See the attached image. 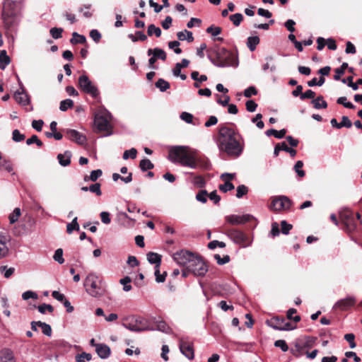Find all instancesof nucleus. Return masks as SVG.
I'll return each instance as SVG.
<instances>
[{
	"instance_id": "1",
	"label": "nucleus",
	"mask_w": 362,
	"mask_h": 362,
	"mask_svg": "<svg viewBox=\"0 0 362 362\" xmlns=\"http://www.w3.org/2000/svg\"><path fill=\"white\" fill-rule=\"evenodd\" d=\"M241 136L235 129L226 125L219 127L217 145L221 152L232 157H238L243 151V144L240 142Z\"/></svg>"
},
{
	"instance_id": "2",
	"label": "nucleus",
	"mask_w": 362,
	"mask_h": 362,
	"mask_svg": "<svg viewBox=\"0 0 362 362\" xmlns=\"http://www.w3.org/2000/svg\"><path fill=\"white\" fill-rule=\"evenodd\" d=\"M169 157L172 162L177 163L183 166L196 169L199 166L207 168V161L202 163L200 158L196 156L195 152L190 150L187 146H175L170 149Z\"/></svg>"
},
{
	"instance_id": "3",
	"label": "nucleus",
	"mask_w": 362,
	"mask_h": 362,
	"mask_svg": "<svg viewBox=\"0 0 362 362\" xmlns=\"http://www.w3.org/2000/svg\"><path fill=\"white\" fill-rule=\"evenodd\" d=\"M208 58L218 67L237 66L238 58L230 51L218 45L207 50Z\"/></svg>"
},
{
	"instance_id": "4",
	"label": "nucleus",
	"mask_w": 362,
	"mask_h": 362,
	"mask_svg": "<svg viewBox=\"0 0 362 362\" xmlns=\"http://www.w3.org/2000/svg\"><path fill=\"white\" fill-rule=\"evenodd\" d=\"M100 284L101 281L98 276L93 272H90L86 276L83 283L87 293L94 298H100L104 294V289Z\"/></svg>"
},
{
	"instance_id": "5",
	"label": "nucleus",
	"mask_w": 362,
	"mask_h": 362,
	"mask_svg": "<svg viewBox=\"0 0 362 362\" xmlns=\"http://www.w3.org/2000/svg\"><path fill=\"white\" fill-rule=\"evenodd\" d=\"M112 119L111 114L105 109L100 110L95 115L94 123L99 132H105L106 136L110 135Z\"/></svg>"
},
{
	"instance_id": "6",
	"label": "nucleus",
	"mask_w": 362,
	"mask_h": 362,
	"mask_svg": "<svg viewBox=\"0 0 362 362\" xmlns=\"http://www.w3.org/2000/svg\"><path fill=\"white\" fill-rule=\"evenodd\" d=\"M339 218L344 226V230L351 233L356 230L357 223L354 217L353 211L348 208H343L339 211Z\"/></svg>"
},
{
	"instance_id": "7",
	"label": "nucleus",
	"mask_w": 362,
	"mask_h": 362,
	"mask_svg": "<svg viewBox=\"0 0 362 362\" xmlns=\"http://www.w3.org/2000/svg\"><path fill=\"white\" fill-rule=\"evenodd\" d=\"M78 86L83 93L91 95L93 98H97L99 95V90L97 86L86 75L79 76L78 80Z\"/></svg>"
},
{
	"instance_id": "8",
	"label": "nucleus",
	"mask_w": 362,
	"mask_h": 362,
	"mask_svg": "<svg viewBox=\"0 0 362 362\" xmlns=\"http://www.w3.org/2000/svg\"><path fill=\"white\" fill-rule=\"evenodd\" d=\"M228 237L236 244L243 247L250 246L252 240L247 237L244 233L237 229H229L227 230Z\"/></svg>"
},
{
	"instance_id": "9",
	"label": "nucleus",
	"mask_w": 362,
	"mask_h": 362,
	"mask_svg": "<svg viewBox=\"0 0 362 362\" xmlns=\"http://www.w3.org/2000/svg\"><path fill=\"white\" fill-rule=\"evenodd\" d=\"M187 266V269L195 276H204L208 271V267L204 261L199 256H196L193 262Z\"/></svg>"
},
{
	"instance_id": "10",
	"label": "nucleus",
	"mask_w": 362,
	"mask_h": 362,
	"mask_svg": "<svg viewBox=\"0 0 362 362\" xmlns=\"http://www.w3.org/2000/svg\"><path fill=\"white\" fill-rule=\"evenodd\" d=\"M196 256L189 251L180 250L173 255V259L178 264L187 269L189 264H192V262H193V259Z\"/></svg>"
},
{
	"instance_id": "11",
	"label": "nucleus",
	"mask_w": 362,
	"mask_h": 362,
	"mask_svg": "<svg viewBox=\"0 0 362 362\" xmlns=\"http://www.w3.org/2000/svg\"><path fill=\"white\" fill-rule=\"evenodd\" d=\"M179 348L180 352L188 359L192 360L194 358V351L193 343L187 338L181 337L179 341Z\"/></svg>"
},
{
	"instance_id": "12",
	"label": "nucleus",
	"mask_w": 362,
	"mask_h": 362,
	"mask_svg": "<svg viewBox=\"0 0 362 362\" xmlns=\"http://www.w3.org/2000/svg\"><path fill=\"white\" fill-rule=\"evenodd\" d=\"M291 201L286 196L274 198L270 208L275 211L286 210L291 207Z\"/></svg>"
},
{
	"instance_id": "13",
	"label": "nucleus",
	"mask_w": 362,
	"mask_h": 362,
	"mask_svg": "<svg viewBox=\"0 0 362 362\" xmlns=\"http://www.w3.org/2000/svg\"><path fill=\"white\" fill-rule=\"evenodd\" d=\"M253 218L252 216L245 214L243 216L230 215L226 217V220L231 225L244 224Z\"/></svg>"
},
{
	"instance_id": "14",
	"label": "nucleus",
	"mask_w": 362,
	"mask_h": 362,
	"mask_svg": "<svg viewBox=\"0 0 362 362\" xmlns=\"http://www.w3.org/2000/svg\"><path fill=\"white\" fill-rule=\"evenodd\" d=\"M65 133L69 139L78 144L83 145L86 142V136L75 129H66Z\"/></svg>"
},
{
	"instance_id": "15",
	"label": "nucleus",
	"mask_w": 362,
	"mask_h": 362,
	"mask_svg": "<svg viewBox=\"0 0 362 362\" xmlns=\"http://www.w3.org/2000/svg\"><path fill=\"white\" fill-rule=\"evenodd\" d=\"M356 303V300L354 297L349 296L346 298L338 300L334 308H339L341 310H345L352 307Z\"/></svg>"
},
{
	"instance_id": "16",
	"label": "nucleus",
	"mask_w": 362,
	"mask_h": 362,
	"mask_svg": "<svg viewBox=\"0 0 362 362\" xmlns=\"http://www.w3.org/2000/svg\"><path fill=\"white\" fill-rule=\"evenodd\" d=\"M95 351L101 358H107L110 355V347L104 344H96Z\"/></svg>"
},
{
	"instance_id": "17",
	"label": "nucleus",
	"mask_w": 362,
	"mask_h": 362,
	"mask_svg": "<svg viewBox=\"0 0 362 362\" xmlns=\"http://www.w3.org/2000/svg\"><path fill=\"white\" fill-rule=\"evenodd\" d=\"M14 98L16 102L23 106L29 104L28 95L25 93L23 88H21V91H16L14 93Z\"/></svg>"
},
{
	"instance_id": "18",
	"label": "nucleus",
	"mask_w": 362,
	"mask_h": 362,
	"mask_svg": "<svg viewBox=\"0 0 362 362\" xmlns=\"http://www.w3.org/2000/svg\"><path fill=\"white\" fill-rule=\"evenodd\" d=\"M71 153L69 151H66L64 153H59L57 156V159L62 166L66 167L71 163Z\"/></svg>"
},
{
	"instance_id": "19",
	"label": "nucleus",
	"mask_w": 362,
	"mask_h": 362,
	"mask_svg": "<svg viewBox=\"0 0 362 362\" xmlns=\"http://www.w3.org/2000/svg\"><path fill=\"white\" fill-rule=\"evenodd\" d=\"M8 240L6 236H0V259L6 257L8 254V247L6 245Z\"/></svg>"
},
{
	"instance_id": "20",
	"label": "nucleus",
	"mask_w": 362,
	"mask_h": 362,
	"mask_svg": "<svg viewBox=\"0 0 362 362\" xmlns=\"http://www.w3.org/2000/svg\"><path fill=\"white\" fill-rule=\"evenodd\" d=\"M147 259L150 264H155V269L159 268L161 263V256L158 253L150 252L147 254Z\"/></svg>"
},
{
	"instance_id": "21",
	"label": "nucleus",
	"mask_w": 362,
	"mask_h": 362,
	"mask_svg": "<svg viewBox=\"0 0 362 362\" xmlns=\"http://www.w3.org/2000/svg\"><path fill=\"white\" fill-rule=\"evenodd\" d=\"M0 362H16L13 352L9 349H3L0 352Z\"/></svg>"
},
{
	"instance_id": "22",
	"label": "nucleus",
	"mask_w": 362,
	"mask_h": 362,
	"mask_svg": "<svg viewBox=\"0 0 362 362\" xmlns=\"http://www.w3.org/2000/svg\"><path fill=\"white\" fill-rule=\"evenodd\" d=\"M284 323V318H279L278 317H273L267 324L274 329L282 330V327Z\"/></svg>"
},
{
	"instance_id": "23",
	"label": "nucleus",
	"mask_w": 362,
	"mask_h": 362,
	"mask_svg": "<svg viewBox=\"0 0 362 362\" xmlns=\"http://www.w3.org/2000/svg\"><path fill=\"white\" fill-rule=\"evenodd\" d=\"M148 56L153 54L157 59H160L165 61L166 59V53L160 48L149 49L147 52Z\"/></svg>"
},
{
	"instance_id": "24",
	"label": "nucleus",
	"mask_w": 362,
	"mask_h": 362,
	"mask_svg": "<svg viewBox=\"0 0 362 362\" xmlns=\"http://www.w3.org/2000/svg\"><path fill=\"white\" fill-rule=\"evenodd\" d=\"M177 36L179 40H187L188 42H192L194 40V37L192 33L185 30L183 31L178 32L177 33Z\"/></svg>"
},
{
	"instance_id": "25",
	"label": "nucleus",
	"mask_w": 362,
	"mask_h": 362,
	"mask_svg": "<svg viewBox=\"0 0 362 362\" xmlns=\"http://www.w3.org/2000/svg\"><path fill=\"white\" fill-rule=\"evenodd\" d=\"M11 60L9 57L7 55L6 50H1L0 52V69L4 70L7 65L9 64Z\"/></svg>"
},
{
	"instance_id": "26",
	"label": "nucleus",
	"mask_w": 362,
	"mask_h": 362,
	"mask_svg": "<svg viewBox=\"0 0 362 362\" xmlns=\"http://www.w3.org/2000/svg\"><path fill=\"white\" fill-rule=\"evenodd\" d=\"M259 43L258 36L249 37L247 40V46L251 52L255 50L257 45Z\"/></svg>"
},
{
	"instance_id": "27",
	"label": "nucleus",
	"mask_w": 362,
	"mask_h": 362,
	"mask_svg": "<svg viewBox=\"0 0 362 362\" xmlns=\"http://www.w3.org/2000/svg\"><path fill=\"white\" fill-rule=\"evenodd\" d=\"M286 133V130L285 129H282L280 131H277L274 129H270L266 132V135L268 136H274L277 139H281L285 136Z\"/></svg>"
},
{
	"instance_id": "28",
	"label": "nucleus",
	"mask_w": 362,
	"mask_h": 362,
	"mask_svg": "<svg viewBox=\"0 0 362 362\" xmlns=\"http://www.w3.org/2000/svg\"><path fill=\"white\" fill-rule=\"evenodd\" d=\"M311 103L315 109L326 108L327 107V103L323 100L322 95L318 96L316 99H313Z\"/></svg>"
},
{
	"instance_id": "29",
	"label": "nucleus",
	"mask_w": 362,
	"mask_h": 362,
	"mask_svg": "<svg viewBox=\"0 0 362 362\" xmlns=\"http://www.w3.org/2000/svg\"><path fill=\"white\" fill-rule=\"evenodd\" d=\"M154 167L153 164L151 161L148 158L142 159L139 163V168L143 171L145 172L148 170H151Z\"/></svg>"
},
{
	"instance_id": "30",
	"label": "nucleus",
	"mask_w": 362,
	"mask_h": 362,
	"mask_svg": "<svg viewBox=\"0 0 362 362\" xmlns=\"http://www.w3.org/2000/svg\"><path fill=\"white\" fill-rule=\"evenodd\" d=\"M147 34L148 36L155 35L157 37H159L161 35V30L154 24H151L148 26Z\"/></svg>"
},
{
	"instance_id": "31",
	"label": "nucleus",
	"mask_w": 362,
	"mask_h": 362,
	"mask_svg": "<svg viewBox=\"0 0 362 362\" xmlns=\"http://www.w3.org/2000/svg\"><path fill=\"white\" fill-rule=\"evenodd\" d=\"M155 86L161 92L166 91L170 88V83L163 78H159L156 82Z\"/></svg>"
},
{
	"instance_id": "32",
	"label": "nucleus",
	"mask_w": 362,
	"mask_h": 362,
	"mask_svg": "<svg viewBox=\"0 0 362 362\" xmlns=\"http://www.w3.org/2000/svg\"><path fill=\"white\" fill-rule=\"evenodd\" d=\"M72 36L73 37L70 40L71 44H83L86 41V37L84 35H79L76 32L73 33Z\"/></svg>"
},
{
	"instance_id": "33",
	"label": "nucleus",
	"mask_w": 362,
	"mask_h": 362,
	"mask_svg": "<svg viewBox=\"0 0 362 362\" xmlns=\"http://www.w3.org/2000/svg\"><path fill=\"white\" fill-rule=\"evenodd\" d=\"M77 217H75L72 221L67 224L66 231L69 234H71L74 230L78 231L80 229L79 225L77 221Z\"/></svg>"
},
{
	"instance_id": "34",
	"label": "nucleus",
	"mask_w": 362,
	"mask_h": 362,
	"mask_svg": "<svg viewBox=\"0 0 362 362\" xmlns=\"http://www.w3.org/2000/svg\"><path fill=\"white\" fill-rule=\"evenodd\" d=\"M102 174H103V172L101 170H100V169L95 170L91 171V173L88 177L86 176L84 180H85V181L91 180L93 182H95L102 175Z\"/></svg>"
},
{
	"instance_id": "35",
	"label": "nucleus",
	"mask_w": 362,
	"mask_h": 362,
	"mask_svg": "<svg viewBox=\"0 0 362 362\" xmlns=\"http://www.w3.org/2000/svg\"><path fill=\"white\" fill-rule=\"evenodd\" d=\"M348 68V64L344 62L340 68L335 69L336 74L334 76V79L338 81L340 79L341 75L344 74L345 69Z\"/></svg>"
},
{
	"instance_id": "36",
	"label": "nucleus",
	"mask_w": 362,
	"mask_h": 362,
	"mask_svg": "<svg viewBox=\"0 0 362 362\" xmlns=\"http://www.w3.org/2000/svg\"><path fill=\"white\" fill-rule=\"evenodd\" d=\"M74 106V102L71 99H66L60 103L59 109L61 111H66L69 108H71Z\"/></svg>"
},
{
	"instance_id": "37",
	"label": "nucleus",
	"mask_w": 362,
	"mask_h": 362,
	"mask_svg": "<svg viewBox=\"0 0 362 362\" xmlns=\"http://www.w3.org/2000/svg\"><path fill=\"white\" fill-rule=\"evenodd\" d=\"M39 327H41L42 333L48 337L52 335L51 326L45 322L39 321Z\"/></svg>"
},
{
	"instance_id": "38",
	"label": "nucleus",
	"mask_w": 362,
	"mask_h": 362,
	"mask_svg": "<svg viewBox=\"0 0 362 362\" xmlns=\"http://www.w3.org/2000/svg\"><path fill=\"white\" fill-rule=\"evenodd\" d=\"M137 155V150L134 148H132L129 150H127L123 153V159L127 160L129 158L134 159Z\"/></svg>"
},
{
	"instance_id": "39",
	"label": "nucleus",
	"mask_w": 362,
	"mask_h": 362,
	"mask_svg": "<svg viewBox=\"0 0 362 362\" xmlns=\"http://www.w3.org/2000/svg\"><path fill=\"white\" fill-rule=\"evenodd\" d=\"M132 281V279L129 276H125L123 279H121L119 282L121 284L124 285L123 290L124 291H129L132 290V287L129 284Z\"/></svg>"
},
{
	"instance_id": "40",
	"label": "nucleus",
	"mask_w": 362,
	"mask_h": 362,
	"mask_svg": "<svg viewBox=\"0 0 362 362\" xmlns=\"http://www.w3.org/2000/svg\"><path fill=\"white\" fill-rule=\"evenodd\" d=\"M53 259L60 264H62L64 262L63 250L62 248H59L55 251Z\"/></svg>"
},
{
	"instance_id": "41",
	"label": "nucleus",
	"mask_w": 362,
	"mask_h": 362,
	"mask_svg": "<svg viewBox=\"0 0 362 362\" xmlns=\"http://www.w3.org/2000/svg\"><path fill=\"white\" fill-rule=\"evenodd\" d=\"M20 216L21 209L19 208H16L13 210V213L11 214L8 216L10 223L13 224L14 223H16L18 221Z\"/></svg>"
},
{
	"instance_id": "42",
	"label": "nucleus",
	"mask_w": 362,
	"mask_h": 362,
	"mask_svg": "<svg viewBox=\"0 0 362 362\" xmlns=\"http://www.w3.org/2000/svg\"><path fill=\"white\" fill-rule=\"evenodd\" d=\"M91 358V354L86 352H83L82 354L76 356V361L77 362H86L90 361Z\"/></svg>"
},
{
	"instance_id": "43",
	"label": "nucleus",
	"mask_w": 362,
	"mask_h": 362,
	"mask_svg": "<svg viewBox=\"0 0 362 362\" xmlns=\"http://www.w3.org/2000/svg\"><path fill=\"white\" fill-rule=\"evenodd\" d=\"M243 19V16L241 13H235L230 16V20L233 22L234 25L238 26Z\"/></svg>"
},
{
	"instance_id": "44",
	"label": "nucleus",
	"mask_w": 362,
	"mask_h": 362,
	"mask_svg": "<svg viewBox=\"0 0 362 362\" xmlns=\"http://www.w3.org/2000/svg\"><path fill=\"white\" fill-rule=\"evenodd\" d=\"M303 166V163L301 160L297 161L294 165V170L300 177H303L305 176V171L301 169Z\"/></svg>"
},
{
	"instance_id": "45",
	"label": "nucleus",
	"mask_w": 362,
	"mask_h": 362,
	"mask_svg": "<svg viewBox=\"0 0 362 362\" xmlns=\"http://www.w3.org/2000/svg\"><path fill=\"white\" fill-rule=\"evenodd\" d=\"M0 272L4 273V276L5 278H9L15 272V269L13 267L7 268L6 266H1L0 267Z\"/></svg>"
},
{
	"instance_id": "46",
	"label": "nucleus",
	"mask_w": 362,
	"mask_h": 362,
	"mask_svg": "<svg viewBox=\"0 0 362 362\" xmlns=\"http://www.w3.org/2000/svg\"><path fill=\"white\" fill-rule=\"evenodd\" d=\"M25 137V135L21 134L18 129H14L12 132V139L16 142L23 141Z\"/></svg>"
},
{
	"instance_id": "47",
	"label": "nucleus",
	"mask_w": 362,
	"mask_h": 362,
	"mask_svg": "<svg viewBox=\"0 0 362 362\" xmlns=\"http://www.w3.org/2000/svg\"><path fill=\"white\" fill-rule=\"evenodd\" d=\"M262 115L260 114V113H258L255 115V117H253L252 119V122L253 123H256V125L257 127L259 128V129H263L264 127V122L262 121Z\"/></svg>"
},
{
	"instance_id": "48",
	"label": "nucleus",
	"mask_w": 362,
	"mask_h": 362,
	"mask_svg": "<svg viewBox=\"0 0 362 362\" xmlns=\"http://www.w3.org/2000/svg\"><path fill=\"white\" fill-rule=\"evenodd\" d=\"M199 76V74L197 71H192L191 74V77L194 81H197L199 83H202L207 80V76L206 75H201L200 76Z\"/></svg>"
},
{
	"instance_id": "49",
	"label": "nucleus",
	"mask_w": 362,
	"mask_h": 362,
	"mask_svg": "<svg viewBox=\"0 0 362 362\" xmlns=\"http://www.w3.org/2000/svg\"><path fill=\"white\" fill-rule=\"evenodd\" d=\"M214 259L219 265H223L230 261V257L228 255H224L223 257H221L218 254L214 255Z\"/></svg>"
},
{
	"instance_id": "50",
	"label": "nucleus",
	"mask_w": 362,
	"mask_h": 362,
	"mask_svg": "<svg viewBox=\"0 0 362 362\" xmlns=\"http://www.w3.org/2000/svg\"><path fill=\"white\" fill-rule=\"evenodd\" d=\"M265 60L267 62L266 64H264L263 66H262V69L264 71H266L267 69H270L271 71H276V66L274 64H272L270 66L269 62L270 61H272L273 60V57L272 56H269V57H267L265 58Z\"/></svg>"
},
{
	"instance_id": "51",
	"label": "nucleus",
	"mask_w": 362,
	"mask_h": 362,
	"mask_svg": "<svg viewBox=\"0 0 362 362\" xmlns=\"http://www.w3.org/2000/svg\"><path fill=\"white\" fill-rule=\"evenodd\" d=\"M63 29L61 28H52L50 30V34L54 39H59L62 37Z\"/></svg>"
},
{
	"instance_id": "52",
	"label": "nucleus",
	"mask_w": 362,
	"mask_h": 362,
	"mask_svg": "<svg viewBox=\"0 0 362 362\" xmlns=\"http://www.w3.org/2000/svg\"><path fill=\"white\" fill-rule=\"evenodd\" d=\"M37 309L38 311L42 314L45 313L46 310H48L49 313H52L54 310V308L51 305L46 303H42V305H40L37 307Z\"/></svg>"
},
{
	"instance_id": "53",
	"label": "nucleus",
	"mask_w": 362,
	"mask_h": 362,
	"mask_svg": "<svg viewBox=\"0 0 362 362\" xmlns=\"http://www.w3.org/2000/svg\"><path fill=\"white\" fill-rule=\"evenodd\" d=\"M123 325L127 329H128L131 331H133V332H141L142 330H144L143 329L138 327V325L136 323H134V322L124 323Z\"/></svg>"
},
{
	"instance_id": "54",
	"label": "nucleus",
	"mask_w": 362,
	"mask_h": 362,
	"mask_svg": "<svg viewBox=\"0 0 362 362\" xmlns=\"http://www.w3.org/2000/svg\"><path fill=\"white\" fill-rule=\"evenodd\" d=\"M341 82L343 83H346V82H348V86L349 87H351L354 90H356L358 88V86H357V82L356 83H354L353 82V77L352 76H349L346 78H343L341 80Z\"/></svg>"
},
{
	"instance_id": "55",
	"label": "nucleus",
	"mask_w": 362,
	"mask_h": 362,
	"mask_svg": "<svg viewBox=\"0 0 362 362\" xmlns=\"http://www.w3.org/2000/svg\"><path fill=\"white\" fill-rule=\"evenodd\" d=\"M234 187V185L231 182L226 180L223 185H221L219 186V189L223 192H226L233 189Z\"/></svg>"
},
{
	"instance_id": "56",
	"label": "nucleus",
	"mask_w": 362,
	"mask_h": 362,
	"mask_svg": "<svg viewBox=\"0 0 362 362\" xmlns=\"http://www.w3.org/2000/svg\"><path fill=\"white\" fill-rule=\"evenodd\" d=\"M208 195V193L206 190H201L197 195L196 199L197 201L202 202V203H206L207 201L206 197Z\"/></svg>"
},
{
	"instance_id": "57",
	"label": "nucleus",
	"mask_w": 362,
	"mask_h": 362,
	"mask_svg": "<svg viewBox=\"0 0 362 362\" xmlns=\"http://www.w3.org/2000/svg\"><path fill=\"white\" fill-rule=\"evenodd\" d=\"M193 115L191 113L183 112L180 115V118L188 124H192L193 121Z\"/></svg>"
},
{
	"instance_id": "58",
	"label": "nucleus",
	"mask_w": 362,
	"mask_h": 362,
	"mask_svg": "<svg viewBox=\"0 0 362 362\" xmlns=\"http://www.w3.org/2000/svg\"><path fill=\"white\" fill-rule=\"evenodd\" d=\"M246 110L250 112H253L256 110L257 104L252 100H247L245 103Z\"/></svg>"
},
{
	"instance_id": "59",
	"label": "nucleus",
	"mask_w": 362,
	"mask_h": 362,
	"mask_svg": "<svg viewBox=\"0 0 362 362\" xmlns=\"http://www.w3.org/2000/svg\"><path fill=\"white\" fill-rule=\"evenodd\" d=\"M274 346L276 347L280 348L284 352L287 351L288 349V346L286 344V341L284 340H282V339L276 340L274 342Z\"/></svg>"
},
{
	"instance_id": "60",
	"label": "nucleus",
	"mask_w": 362,
	"mask_h": 362,
	"mask_svg": "<svg viewBox=\"0 0 362 362\" xmlns=\"http://www.w3.org/2000/svg\"><path fill=\"white\" fill-rule=\"evenodd\" d=\"M206 32L211 34L213 36H217L221 33V28L220 27L211 25L207 28Z\"/></svg>"
},
{
	"instance_id": "61",
	"label": "nucleus",
	"mask_w": 362,
	"mask_h": 362,
	"mask_svg": "<svg viewBox=\"0 0 362 362\" xmlns=\"http://www.w3.org/2000/svg\"><path fill=\"white\" fill-rule=\"evenodd\" d=\"M281 227L282 233L287 235L293 226L291 224L288 223L286 221H282L281 222Z\"/></svg>"
},
{
	"instance_id": "62",
	"label": "nucleus",
	"mask_w": 362,
	"mask_h": 362,
	"mask_svg": "<svg viewBox=\"0 0 362 362\" xmlns=\"http://www.w3.org/2000/svg\"><path fill=\"white\" fill-rule=\"evenodd\" d=\"M247 187L243 185H239L237 187V193L236 197L238 198H241L243 195L246 194L247 193Z\"/></svg>"
},
{
	"instance_id": "63",
	"label": "nucleus",
	"mask_w": 362,
	"mask_h": 362,
	"mask_svg": "<svg viewBox=\"0 0 362 362\" xmlns=\"http://www.w3.org/2000/svg\"><path fill=\"white\" fill-rule=\"evenodd\" d=\"M193 183L198 187H204L206 184L204 179L199 175L194 177Z\"/></svg>"
},
{
	"instance_id": "64",
	"label": "nucleus",
	"mask_w": 362,
	"mask_h": 362,
	"mask_svg": "<svg viewBox=\"0 0 362 362\" xmlns=\"http://www.w3.org/2000/svg\"><path fill=\"white\" fill-rule=\"evenodd\" d=\"M90 37L95 42H98L101 39V34L98 30L93 29L90 32Z\"/></svg>"
}]
</instances>
